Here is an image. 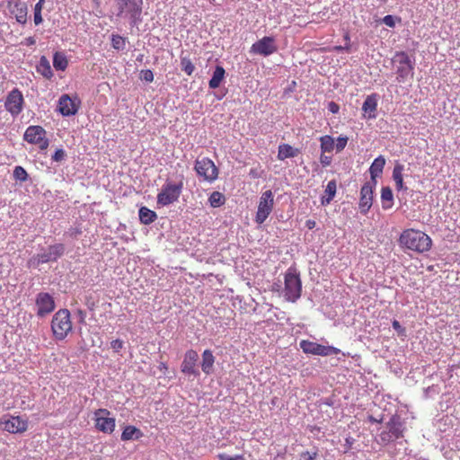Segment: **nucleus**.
Wrapping results in <instances>:
<instances>
[{
	"label": "nucleus",
	"mask_w": 460,
	"mask_h": 460,
	"mask_svg": "<svg viewBox=\"0 0 460 460\" xmlns=\"http://www.w3.org/2000/svg\"><path fill=\"white\" fill-rule=\"evenodd\" d=\"M138 216L140 222L144 225H150L157 218L156 213L146 207L139 208Z\"/></svg>",
	"instance_id": "nucleus-30"
},
{
	"label": "nucleus",
	"mask_w": 460,
	"mask_h": 460,
	"mask_svg": "<svg viewBox=\"0 0 460 460\" xmlns=\"http://www.w3.org/2000/svg\"><path fill=\"white\" fill-rule=\"evenodd\" d=\"M36 70L39 74L47 79H50L53 76V72L49 61L45 56L40 57L39 64L36 66Z\"/></svg>",
	"instance_id": "nucleus-26"
},
{
	"label": "nucleus",
	"mask_w": 460,
	"mask_h": 460,
	"mask_svg": "<svg viewBox=\"0 0 460 460\" xmlns=\"http://www.w3.org/2000/svg\"><path fill=\"white\" fill-rule=\"evenodd\" d=\"M337 190V184L335 180H332L327 183L324 190V195L321 198V204L326 206L333 199Z\"/></svg>",
	"instance_id": "nucleus-25"
},
{
	"label": "nucleus",
	"mask_w": 460,
	"mask_h": 460,
	"mask_svg": "<svg viewBox=\"0 0 460 460\" xmlns=\"http://www.w3.org/2000/svg\"><path fill=\"white\" fill-rule=\"evenodd\" d=\"M283 282H284L285 288H288V273L283 275Z\"/></svg>",
	"instance_id": "nucleus-52"
},
{
	"label": "nucleus",
	"mask_w": 460,
	"mask_h": 460,
	"mask_svg": "<svg viewBox=\"0 0 460 460\" xmlns=\"http://www.w3.org/2000/svg\"><path fill=\"white\" fill-rule=\"evenodd\" d=\"M299 460H319L316 451H305L299 455Z\"/></svg>",
	"instance_id": "nucleus-40"
},
{
	"label": "nucleus",
	"mask_w": 460,
	"mask_h": 460,
	"mask_svg": "<svg viewBox=\"0 0 460 460\" xmlns=\"http://www.w3.org/2000/svg\"><path fill=\"white\" fill-rule=\"evenodd\" d=\"M143 437V432L135 426H126L121 433V440L128 441L132 439H139Z\"/></svg>",
	"instance_id": "nucleus-27"
},
{
	"label": "nucleus",
	"mask_w": 460,
	"mask_h": 460,
	"mask_svg": "<svg viewBox=\"0 0 460 460\" xmlns=\"http://www.w3.org/2000/svg\"><path fill=\"white\" fill-rule=\"evenodd\" d=\"M81 101L77 96L70 97L68 94H62L58 100V110L66 117L77 113Z\"/></svg>",
	"instance_id": "nucleus-13"
},
{
	"label": "nucleus",
	"mask_w": 460,
	"mask_h": 460,
	"mask_svg": "<svg viewBox=\"0 0 460 460\" xmlns=\"http://www.w3.org/2000/svg\"><path fill=\"white\" fill-rule=\"evenodd\" d=\"M23 43L26 45V46H32L36 43V40L33 37H28L24 40Z\"/></svg>",
	"instance_id": "nucleus-50"
},
{
	"label": "nucleus",
	"mask_w": 460,
	"mask_h": 460,
	"mask_svg": "<svg viewBox=\"0 0 460 460\" xmlns=\"http://www.w3.org/2000/svg\"><path fill=\"white\" fill-rule=\"evenodd\" d=\"M300 348L303 349L305 353L319 355V356H330V355H337L341 353V349L332 347V346H323L318 344L316 342H313L310 341H301Z\"/></svg>",
	"instance_id": "nucleus-11"
},
{
	"label": "nucleus",
	"mask_w": 460,
	"mask_h": 460,
	"mask_svg": "<svg viewBox=\"0 0 460 460\" xmlns=\"http://www.w3.org/2000/svg\"><path fill=\"white\" fill-rule=\"evenodd\" d=\"M68 66V60L63 52L57 51L53 55V66L56 70L65 71Z\"/></svg>",
	"instance_id": "nucleus-31"
},
{
	"label": "nucleus",
	"mask_w": 460,
	"mask_h": 460,
	"mask_svg": "<svg viewBox=\"0 0 460 460\" xmlns=\"http://www.w3.org/2000/svg\"><path fill=\"white\" fill-rule=\"evenodd\" d=\"M111 45L115 49H123L126 45L125 38L119 35H112L111 37Z\"/></svg>",
	"instance_id": "nucleus-37"
},
{
	"label": "nucleus",
	"mask_w": 460,
	"mask_h": 460,
	"mask_svg": "<svg viewBox=\"0 0 460 460\" xmlns=\"http://www.w3.org/2000/svg\"><path fill=\"white\" fill-rule=\"evenodd\" d=\"M10 12L14 15L16 21L24 24L27 22V6L24 3L15 2L13 5L10 4Z\"/></svg>",
	"instance_id": "nucleus-22"
},
{
	"label": "nucleus",
	"mask_w": 460,
	"mask_h": 460,
	"mask_svg": "<svg viewBox=\"0 0 460 460\" xmlns=\"http://www.w3.org/2000/svg\"><path fill=\"white\" fill-rule=\"evenodd\" d=\"M405 429V422L400 416L394 415L385 424V429L378 435L379 442L386 445L392 441L399 439L403 437Z\"/></svg>",
	"instance_id": "nucleus-3"
},
{
	"label": "nucleus",
	"mask_w": 460,
	"mask_h": 460,
	"mask_svg": "<svg viewBox=\"0 0 460 460\" xmlns=\"http://www.w3.org/2000/svg\"><path fill=\"white\" fill-rule=\"evenodd\" d=\"M376 186V182L367 181L360 190V199L358 203V208L360 213L366 215L373 203V190Z\"/></svg>",
	"instance_id": "nucleus-16"
},
{
	"label": "nucleus",
	"mask_w": 460,
	"mask_h": 460,
	"mask_svg": "<svg viewBox=\"0 0 460 460\" xmlns=\"http://www.w3.org/2000/svg\"><path fill=\"white\" fill-rule=\"evenodd\" d=\"M291 86H296V82L293 81L291 84H289V91H291Z\"/></svg>",
	"instance_id": "nucleus-57"
},
{
	"label": "nucleus",
	"mask_w": 460,
	"mask_h": 460,
	"mask_svg": "<svg viewBox=\"0 0 460 460\" xmlns=\"http://www.w3.org/2000/svg\"><path fill=\"white\" fill-rule=\"evenodd\" d=\"M279 158L281 160H285L286 158H288V144L279 146Z\"/></svg>",
	"instance_id": "nucleus-46"
},
{
	"label": "nucleus",
	"mask_w": 460,
	"mask_h": 460,
	"mask_svg": "<svg viewBox=\"0 0 460 460\" xmlns=\"http://www.w3.org/2000/svg\"><path fill=\"white\" fill-rule=\"evenodd\" d=\"M159 368L162 369H167V365L164 362L160 363Z\"/></svg>",
	"instance_id": "nucleus-53"
},
{
	"label": "nucleus",
	"mask_w": 460,
	"mask_h": 460,
	"mask_svg": "<svg viewBox=\"0 0 460 460\" xmlns=\"http://www.w3.org/2000/svg\"><path fill=\"white\" fill-rule=\"evenodd\" d=\"M306 225H307V226L311 229V228L314 227V226H315V222H314V221H312V220H308V221L306 222Z\"/></svg>",
	"instance_id": "nucleus-51"
},
{
	"label": "nucleus",
	"mask_w": 460,
	"mask_h": 460,
	"mask_svg": "<svg viewBox=\"0 0 460 460\" xmlns=\"http://www.w3.org/2000/svg\"><path fill=\"white\" fill-rule=\"evenodd\" d=\"M226 201L225 195L219 191H213L208 197V203L214 208L222 207Z\"/></svg>",
	"instance_id": "nucleus-33"
},
{
	"label": "nucleus",
	"mask_w": 460,
	"mask_h": 460,
	"mask_svg": "<svg viewBox=\"0 0 460 460\" xmlns=\"http://www.w3.org/2000/svg\"><path fill=\"white\" fill-rule=\"evenodd\" d=\"M198 359V352L192 349H188L184 354V358L181 365V371L188 376H199V372L197 368Z\"/></svg>",
	"instance_id": "nucleus-14"
},
{
	"label": "nucleus",
	"mask_w": 460,
	"mask_h": 460,
	"mask_svg": "<svg viewBox=\"0 0 460 460\" xmlns=\"http://www.w3.org/2000/svg\"><path fill=\"white\" fill-rule=\"evenodd\" d=\"M320 162L323 166H328L332 162V158L330 156L322 155L320 157Z\"/></svg>",
	"instance_id": "nucleus-49"
},
{
	"label": "nucleus",
	"mask_w": 460,
	"mask_h": 460,
	"mask_svg": "<svg viewBox=\"0 0 460 460\" xmlns=\"http://www.w3.org/2000/svg\"><path fill=\"white\" fill-rule=\"evenodd\" d=\"M195 171L199 176L210 182L218 176V170L214 162L207 157L196 161Z\"/></svg>",
	"instance_id": "nucleus-8"
},
{
	"label": "nucleus",
	"mask_w": 460,
	"mask_h": 460,
	"mask_svg": "<svg viewBox=\"0 0 460 460\" xmlns=\"http://www.w3.org/2000/svg\"><path fill=\"white\" fill-rule=\"evenodd\" d=\"M24 139L31 144L38 145L41 150H45L49 146L46 130L40 126L28 127L24 133Z\"/></svg>",
	"instance_id": "nucleus-10"
},
{
	"label": "nucleus",
	"mask_w": 460,
	"mask_h": 460,
	"mask_svg": "<svg viewBox=\"0 0 460 460\" xmlns=\"http://www.w3.org/2000/svg\"><path fill=\"white\" fill-rule=\"evenodd\" d=\"M225 74H226V71H225L224 67L221 66H217L214 70L213 75L208 82L209 87L211 89H216V88L219 87V85L221 84V83L225 77Z\"/></svg>",
	"instance_id": "nucleus-29"
},
{
	"label": "nucleus",
	"mask_w": 460,
	"mask_h": 460,
	"mask_svg": "<svg viewBox=\"0 0 460 460\" xmlns=\"http://www.w3.org/2000/svg\"><path fill=\"white\" fill-rule=\"evenodd\" d=\"M328 111L333 114H336L340 111V106L334 102H330L328 103Z\"/></svg>",
	"instance_id": "nucleus-48"
},
{
	"label": "nucleus",
	"mask_w": 460,
	"mask_h": 460,
	"mask_svg": "<svg viewBox=\"0 0 460 460\" xmlns=\"http://www.w3.org/2000/svg\"><path fill=\"white\" fill-rule=\"evenodd\" d=\"M219 458H220V460H245L243 456H242V455H238L235 456H230L226 454H220Z\"/></svg>",
	"instance_id": "nucleus-47"
},
{
	"label": "nucleus",
	"mask_w": 460,
	"mask_h": 460,
	"mask_svg": "<svg viewBox=\"0 0 460 460\" xmlns=\"http://www.w3.org/2000/svg\"><path fill=\"white\" fill-rule=\"evenodd\" d=\"M302 292V283L296 270L289 268V301H296Z\"/></svg>",
	"instance_id": "nucleus-19"
},
{
	"label": "nucleus",
	"mask_w": 460,
	"mask_h": 460,
	"mask_svg": "<svg viewBox=\"0 0 460 460\" xmlns=\"http://www.w3.org/2000/svg\"><path fill=\"white\" fill-rule=\"evenodd\" d=\"M399 242L402 247L419 253L429 251L432 245V240L427 234L414 229L404 230L400 235Z\"/></svg>",
	"instance_id": "nucleus-1"
},
{
	"label": "nucleus",
	"mask_w": 460,
	"mask_h": 460,
	"mask_svg": "<svg viewBox=\"0 0 460 460\" xmlns=\"http://www.w3.org/2000/svg\"><path fill=\"white\" fill-rule=\"evenodd\" d=\"M288 150H289V157L294 156L295 155V152L293 151V149H292V147L290 146L288 147Z\"/></svg>",
	"instance_id": "nucleus-54"
},
{
	"label": "nucleus",
	"mask_w": 460,
	"mask_h": 460,
	"mask_svg": "<svg viewBox=\"0 0 460 460\" xmlns=\"http://www.w3.org/2000/svg\"><path fill=\"white\" fill-rule=\"evenodd\" d=\"M273 208V194L271 190L264 191L259 201L258 210L255 217V221L258 224H262Z\"/></svg>",
	"instance_id": "nucleus-12"
},
{
	"label": "nucleus",
	"mask_w": 460,
	"mask_h": 460,
	"mask_svg": "<svg viewBox=\"0 0 460 460\" xmlns=\"http://www.w3.org/2000/svg\"><path fill=\"white\" fill-rule=\"evenodd\" d=\"M395 66L396 80L398 83H406L413 78L415 60L406 52H396L392 59Z\"/></svg>",
	"instance_id": "nucleus-2"
},
{
	"label": "nucleus",
	"mask_w": 460,
	"mask_h": 460,
	"mask_svg": "<svg viewBox=\"0 0 460 460\" xmlns=\"http://www.w3.org/2000/svg\"><path fill=\"white\" fill-rule=\"evenodd\" d=\"M140 78L146 82L151 83L154 81V74L150 69L142 70Z\"/></svg>",
	"instance_id": "nucleus-43"
},
{
	"label": "nucleus",
	"mask_w": 460,
	"mask_h": 460,
	"mask_svg": "<svg viewBox=\"0 0 460 460\" xmlns=\"http://www.w3.org/2000/svg\"><path fill=\"white\" fill-rule=\"evenodd\" d=\"M65 252V246L62 243L49 245L48 251L44 253L38 254L32 258L29 263L35 266L44 264L49 261H57Z\"/></svg>",
	"instance_id": "nucleus-9"
},
{
	"label": "nucleus",
	"mask_w": 460,
	"mask_h": 460,
	"mask_svg": "<svg viewBox=\"0 0 460 460\" xmlns=\"http://www.w3.org/2000/svg\"><path fill=\"white\" fill-rule=\"evenodd\" d=\"M78 314H80L82 320H84V316H85V314L82 311V310H79L78 311Z\"/></svg>",
	"instance_id": "nucleus-55"
},
{
	"label": "nucleus",
	"mask_w": 460,
	"mask_h": 460,
	"mask_svg": "<svg viewBox=\"0 0 460 460\" xmlns=\"http://www.w3.org/2000/svg\"><path fill=\"white\" fill-rule=\"evenodd\" d=\"M396 22H400L401 18L391 14H387L382 19V22L390 28H394Z\"/></svg>",
	"instance_id": "nucleus-39"
},
{
	"label": "nucleus",
	"mask_w": 460,
	"mask_h": 460,
	"mask_svg": "<svg viewBox=\"0 0 460 460\" xmlns=\"http://www.w3.org/2000/svg\"><path fill=\"white\" fill-rule=\"evenodd\" d=\"M75 233L77 234H80L81 231L80 230H75Z\"/></svg>",
	"instance_id": "nucleus-58"
},
{
	"label": "nucleus",
	"mask_w": 460,
	"mask_h": 460,
	"mask_svg": "<svg viewBox=\"0 0 460 460\" xmlns=\"http://www.w3.org/2000/svg\"><path fill=\"white\" fill-rule=\"evenodd\" d=\"M119 12L128 11L132 15L140 14L142 7V0H118Z\"/></svg>",
	"instance_id": "nucleus-21"
},
{
	"label": "nucleus",
	"mask_w": 460,
	"mask_h": 460,
	"mask_svg": "<svg viewBox=\"0 0 460 460\" xmlns=\"http://www.w3.org/2000/svg\"><path fill=\"white\" fill-rule=\"evenodd\" d=\"M23 96L18 89L12 90L5 101L6 110L13 115L19 114L22 110Z\"/></svg>",
	"instance_id": "nucleus-18"
},
{
	"label": "nucleus",
	"mask_w": 460,
	"mask_h": 460,
	"mask_svg": "<svg viewBox=\"0 0 460 460\" xmlns=\"http://www.w3.org/2000/svg\"><path fill=\"white\" fill-rule=\"evenodd\" d=\"M183 184L167 182L163 187L161 191L157 195V203L161 206H168L178 200Z\"/></svg>",
	"instance_id": "nucleus-5"
},
{
	"label": "nucleus",
	"mask_w": 460,
	"mask_h": 460,
	"mask_svg": "<svg viewBox=\"0 0 460 460\" xmlns=\"http://www.w3.org/2000/svg\"><path fill=\"white\" fill-rule=\"evenodd\" d=\"M348 143L347 137H339L335 142V148L337 152L342 151Z\"/></svg>",
	"instance_id": "nucleus-41"
},
{
	"label": "nucleus",
	"mask_w": 460,
	"mask_h": 460,
	"mask_svg": "<svg viewBox=\"0 0 460 460\" xmlns=\"http://www.w3.org/2000/svg\"><path fill=\"white\" fill-rule=\"evenodd\" d=\"M143 55H139L137 58V61H142L143 60Z\"/></svg>",
	"instance_id": "nucleus-56"
},
{
	"label": "nucleus",
	"mask_w": 460,
	"mask_h": 460,
	"mask_svg": "<svg viewBox=\"0 0 460 460\" xmlns=\"http://www.w3.org/2000/svg\"><path fill=\"white\" fill-rule=\"evenodd\" d=\"M95 428L103 433L111 434L116 427V420L111 417L107 409H98L94 411Z\"/></svg>",
	"instance_id": "nucleus-6"
},
{
	"label": "nucleus",
	"mask_w": 460,
	"mask_h": 460,
	"mask_svg": "<svg viewBox=\"0 0 460 460\" xmlns=\"http://www.w3.org/2000/svg\"><path fill=\"white\" fill-rule=\"evenodd\" d=\"M35 304L37 306V315L43 317L55 309V301L51 295L46 292H40L37 295Z\"/></svg>",
	"instance_id": "nucleus-15"
},
{
	"label": "nucleus",
	"mask_w": 460,
	"mask_h": 460,
	"mask_svg": "<svg viewBox=\"0 0 460 460\" xmlns=\"http://www.w3.org/2000/svg\"><path fill=\"white\" fill-rule=\"evenodd\" d=\"M403 169L404 167L401 164H396L393 169V180L395 182V188L397 190H406L402 178Z\"/></svg>",
	"instance_id": "nucleus-28"
},
{
	"label": "nucleus",
	"mask_w": 460,
	"mask_h": 460,
	"mask_svg": "<svg viewBox=\"0 0 460 460\" xmlns=\"http://www.w3.org/2000/svg\"><path fill=\"white\" fill-rule=\"evenodd\" d=\"M393 328L397 332L399 336L405 337L406 330L403 328L397 320H394L392 323Z\"/></svg>",
	"instance_id": "nucleus-42"
},
{
	"label": "nucleus",
	"mask_w": 460,
	"mask_h": 460,
	"mask_svg": "<svg viewBox=\"0 0 460 460\" xmlns=\"http://www.w3.org/2000/svg\"><path fill=\"white\" fill-rule=\"evenodd\" d=\"M385 165V158L383 155L377 156L371 164L369 167V173L371 177L370 182H376V179L379 177L384 170Z\"/></svg>",
	"instance_id": "nucleus-23"
},
{
	"label": "nucleus",
	"mask_w": 460,
	"mask_h": 460,
	"mask_svg": "<svg viewBox=\"0 0 460 460\" xmlns=\"http://www.w3.org/2000/svg\"><path fill=\"white\" fill-rule=\"evenodd\" d=\"M66 156V153L63 149H57L52 155V160L55 162H60L62 161Z\"/></svg>",
	"instance_id": "nucleus-45"
},
{
	"label": "nucleus",
	"mask_w": 460,
	"mask_h": 460,
	"mask_svg": "<svg viewBox=\"0 0 460 460\" xmlns=\"http://www.w3.org/2000/svg\"><path fill=\"white\" fill-rule=\"evenodd\" d=\"M13 177L20 181H25L28 178V173L23 167L16 166L13 170Z\"/></svg>",
	"instance_id": "nucleus-38"
},
{
	"label": "nucleus",
	"mask_w": 460,
	"mask_h": 460,
	"mask_svg": "<svg viewBox=\"0 0 460 460\" xmlns=\"http://www.w3.org/2000/svg\"><path fill=\"white\" fill-rule=\"evenodd\" d=\"M201 369L206 375H210L213 372L215 356L210 349H205L202 353Z\"/></svg>",
	"instance_id": "nucleus-24"
},
{
	"label": "nucleus",
	"mask_w": 460,
	"mask_h": 460,
	"mask_svg": "<svg viewBox=\"0 0 460 460\" xmlns=\"http://www.w3.org/2000/svg\"><path fill=\"white\" fill-rule=\"evenodd\" d=\"M376 109H377V99L376 94H371L367 96L365 99L362 111L364 112V117L368 119H373L376 118Z\"/></svg>",
	"instance_id": "nucleus-20"
},
{
	"label": "nucleus",
	"mask_w": 460,
	"mask_h": 460,
	"mask_svg": "<svg viewBox=\"0 0 460 460\" xmlns=\"http://www.w3.org/2000/svg\"><path fill=\"white\" fill-rule=\"evenodd\" d=\"M0 425L4 431L12 434L23 433L28 429V420L20 416H3Z\"/></svg>",
	"instance_id": "nucleus-7"
},
{
	"label": "nucleus",
	"mask_w": 460,
	"mask_h": 460,
	"mask_svg": "<svg viewBox=\"0 0 460 460\" xmlns=\"http://www.w3.org/2000/svg\"><path fill=\"white\" fill-rule=\"evenodd\" d=\"M51 330L55 339L58 341H63L72 331L70 312L67 309H60L54 314Z\"/></svg>",
	"instance_id": "nucleus-4"
},
{
	"label": "nucleus",
	"mask_w": 460,
	"mask_h": 460,
	"mask_svg": "<svg viewBox=\"0 0 460 460\" xmlns=\"http://www.w3.org/2000/svg\"><path fill=\"white\" fill-rule=\"evenodd\" d=\"M181 68L188 75H191L195 70V66L191 62L190 58H189L187 57H181Z\"/></svg>",
	"instance_id": "nucleus-35"
},
{
	"label": "nucleus",
	"mask_w": 460,
	"mask_h": 460,
	"mask_svg": "<svg viewBox=\"0 0 460 460\" xmlns=\"http://www.w3.org/2000/svg\"><path fill=\"white\" fill-rule=\"evenodd\" d=\"M323 152H332L335 148V141L331 136H323L320 138Z\"/></svg>",
	"instance_id": "nucleus-34"
},
{
	"label": "nucleus",
	"mask_w": 460,
	"mask_h": 460,
	"mask_svg": "<svg viewBox=\"0 0 460 460\" xmlns=\"http://www.w3.org/2000/svg\"><path fill=\"white\" fill-rule=\"evenodd\" d=\"M394 195L390 187H383L381 190V201L384 209L391 208L393 206Z\"/></svg>",
	"instance_id": "nucleus-32"
},
{
	"label": "nucleus",
	"mask_w": 460,
	"mask_h": 460,
	"mask_svg": "<svg viewBox=\"0 0 460 460\" xmlns=\"http://www.w3.org/2000/svg\"><path fill=\"white\" fill-rule=\"evenodd\" d=\"M124 346V342L122 340L116 339L111 342V348L115 351L119 352L120 349H122Z\"/></svg>",
	"instance_id": "nucleus-44"
},
{
	"label": "nucleus",
	"mask_w": 460,
	"mask_h": 460,
	"mask_svg": "<svg viewBox=\"0 0 460 460\" xmlns=\"http://www.w3.org/2000/svg\"><path fill=\"white\" fill-rule=\"evenodd\" d=\"M44 1L45 0H39V2L35 4V7H34V23L36 25L40 24L42 22V21H43L42 16H41V11H42Z\"/></svg>",
	"instance_id": "nucleus-36"
},
{
	"label": "nucleus",
	"mask_w": 460,
	"mask_h": 460,
	"mask_svg": "<svg viewBox=\"0 0 460 460\" xmlns=\"http://www.w3.org/2000/svg\"><path fill=\"white\" fill-rule=\"evenodd\" d=\"M250 51L261 56H269L277 51V46L272 37L266 36L253 43Z\"/></svg>",
	"instance_id": "nucleus-17"
}]
</instances>
